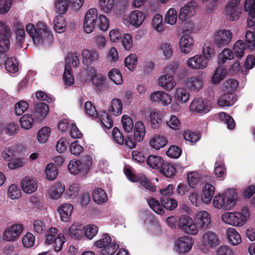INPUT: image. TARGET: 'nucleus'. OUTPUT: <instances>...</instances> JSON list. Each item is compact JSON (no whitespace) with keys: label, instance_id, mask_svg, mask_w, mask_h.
I'll list each match as a JSON object with an SVG mask.
<instances>
[{"label":"nucleus","instance_id":"f03ea898","mask_svg":"<svg viewBox=\"0 0 255 255\" xmlns=\"http://www.w3.org/2000/svg\"><path fill=\"white\" fill-rule=\"evenodd\" d=\"M238 197L237 190L231 188L222 193L216 194L213 197V206L218 210H230L237 204Z\"/></svg>","mask_w":255,"mask_h":255},{"label":"nucleus","instance_id":"c756f323","mask_svg":"<svg viewBox=\"0 0 255 255\" xmlns=\"http://www.w3.org/2000/svg\"><path fill=\"white\" fill-rule=\"evenodd\" d=\"M81 55L83 64H94L99 61V55L94 50L84 49L82 51Z\"/></svg>","mask_w":255,"mask_h":255},{"label":"nucleus","instance_id":"aec40b11","mask_svg":"<svg viewBox=\"0 0 255 255\" xmlns=\"http://www.w3.org/2000/svg\"><path fill=\"white\" fill-rule=\"evenodd\" d=\"M215 188L210 183H206L202 188L201 199L202 203L209 204L213 197Z\"/></svg>","mask_w":255,"mask_h":255},{"label":"nucleus","instance_id":"6ab92c4d","mask_svg":"<svg viewBox=\"0 0 255 255\" xmlns=\"http://www.w3.org/2000/svg\"><path fill=\"white\" fill-rule=\"evenodd\" d=\"M195 220L201 229H205L210 224L211 215L206 211H200L195 215Z\"/></svg>","mask_w":255,"mask_h":255},{"label":"nucleus","instance_id":"4d7b16f0","mask_svg":"<svg viewBox=\"0 0 255 255\" xmlns=\"http://www.w3.org/2000/svg\"><path fill=\"white\" fill-rule=\"evenodd\" d=\"M159 170L162 174L168 178L174 177L176 172L175 167L169 163L164 162Z\"/></svg>","mask_w":255,"mask_h":255},{"label":"nucleus","instance_id":"0e129e2a","mask_svg":"<svg viewBox=\"0 0 255 255\" xmlns=\"http://www.w3.org/2000/svg\"><path fill=\"white\" fill-rule=\"evenodd\" d=\"M98 232V228L95 225L89 224L84 227V237L92 240Z\"/></svg>","mask_w":255,"mask_h":255},{"label":"nucleus","instance_id":"412c9836","mask_svg":"<svg viewBox=\"0 0 255 255\" xmlns=\"http://www.w3.org/2000/svg\"><path fill=\"white\" fill-rule=\"evenodd\" d=\"M65 190V185L60 182H56L51 186L47 191L49 198L53 200L58 199Z\"/></svg>","mask_w":255,"mask_h":255},{"label":"nucleus","instance_id":"680f3d73","mask_svg":"<svg viewBox=\"0 0 255 255\" xmlns=\"http://www.w3.org/2000/svg\"><path fill=\"white\" fill-rule=\"evenodd\" d=\"M5 33H0V53H4L7 51L10 47V42L8 36Z\"/></svg>","mask_w":255,"mask_h":255},{"label":"nucleus","instance_id":"bb28decb","mask_svg":"<svg viewBox=\"0 0 255 255\" xmlns=\"http://www.w3.org/2000/svg\"><path fill=\"white\" fill-rule=\"evenodd\" d=\"M173 96L177 102L185 104L189 101L190 95L186 88L177 87L174 90Z\"/></svg>","mask_w":255,"mask_h":255},{"label":"nucleus","instance_id":"864d4df0","mask_svg":"<svg viewBox=\"0 0 255 255\" xmlns=\"http://www.w3.org/2000/svg\"><path fill=\"white\" fill-rule=\"evenodd\" d=\"M159 50L162 54L164 59H169L173 54V46L171 43L164 42L160 44Z\"/></svg>","mask_w":255,"mask_h":255},{"label":"nucleus","instance_id":"338daca9","mask_svg":"<svg viewBox=\"0 0 255 255\" xmlns=\"http://www.w3.org/2000/svg\"><path fill=\"white\" fill-rule=\"evenodd\" d=\"M84 112L86 115L92 119L98 117L99 114L97 111L94 105L90 102H86L84 105Z\"/></svg>","mask_w":255,"mask_h":255},{"label":"nucleus","instance_id":"c03bdc74","mask_svg":"<svg viewBox=\"0 0 255 255\" xmlns=\"http://www.w3.org/2000/svg\"><path fill=\"white\" fill-rule=\"evenodd\" d=\"M70 0H55V10L59 14H64L67 11Z\"/></svg>","mask_w":255,"mask_h":255},{"label":"nucleus","instance_id":"4c0bfd02","mask_svg":"<svg viewBox=\"0 0 255 255\" xmlns=\"http://www.w3.org/2000/svg\"><path fill=\"white\" fill-rule=\"evenodd\" d=\"M255 65H231L229 73L232 74H240L242 73L247 75L250 69L253 68Z\"/></svg>","mask_w":255,"mask_h":255},{"label":"nucleus","instance_id":"6e6d98bb","mask_svg":"<svg viewBox=\"0 0 255 255\" xmlns=\"http://www.w3.org/2000/svg\"><path fill=\"white\" fill-rule=\"evenodd\" d=\"M200 180V175L196 171H191L187 174L188 184L192 188L196 187L199 184Z\"/></svg>","mask_w":255,"mask_h":255},{"label":"nucleus","instance_id":"1a4fd4ad","mask_svg":"<svg viewBox=\"0 0 255 255\" xmlns=\"http://www.w3.org/2000/svg\"><path fill=\"white\" fill-rule=\"evenodd\" d=\"M200 243L203 247L209 250L218 246L220 244V239L216 233L207 231L202 235Z\"/></svg>","mask_w":255,"mask_h":255},{"label":"nucleus","instance_id":"393cba45","mask_svg":"<svg viewBox=\"0 0 255 255\" xmlns=\"http://www.w3.org/2000/svg\"><path fill=\"white\" fill-rule=\"evenodd\" d=\"M194 44L193 38L189 34L183 35L179 40V46L182 52L188 53L192 49Z\"/></svg>","mask_w":255,"mask_h":255},{"label":"nucleus","instance_id":"cd10ccee","mask_svg":"<svg viewBox=\"0 0 255 255\" xmlns=\"http://www.w3.org/2000/svg\"><path fill=\"white\" fill-rule=\"evenodd\" d=\"M164 117L163 112L156 109L152 110L149 113L151 126L153 128L157 129L160 127Z\"/></svg>","mask_w":255,"mask_h":255},{"label":"nucleus","instance_id":"37998d69","mask_svg":"<svg viewBox=\"0 0 255 255\" xmlns=\"http://www.w3.org/2000/svg\"><path fill=\"white\" fill-rule=\"evenodd\" d=\"M71 70L72 69L70 65H65V70L63 78L66 88L72 86L74 82V78Z\"/></svg>","mask_w":255,"mask_h":255},{"label":"nucleus","instance_id":"e2e57ef3","mask_svg":"<svg viewBox=\"0 0 255 255\" xmlns=\"http://www.w3.org/2000/svg\"><path fill=\"white\" fill-rule=\"evenodd\" d=\"M214 171L216 176L218 177H223L226 174V169L224 161L221 158L216 162Z\"/></svg>","mask_w":255,"mask_h":255},{"label":"nucleus","instance_id":"9d476101","mask_svg":"<svg viewBox=\"0 0 255 255\" xmlns=\"http://www.w3.org/2000/svg\"><path fill=\"white\" fill-rule=\"evenodd\" d=\"M98 20V11L96 8L89 9L86 13L83 22V29L87 33H91L94 29Z\"/></svg>","mask_w":255,"mask_h":255},{"label":"nucleus","instance_id":"13d9d810","mask_svg":"<svg viewBox=\"0 0 255 255\" xmlns=\"http://www.w3.org/2000/svg\"><path fill=\"white\" fill-rule=\"evenodd\" d=\"M34 119L30 114L24 115L19 120L21 127L25 129L31 128L34 124Z\"/></svg>","mask_w":255,"mask_h":255},{"label":"nucleus","instance_id":"a19ab883","mask_svg":"<svg viewBox=\"0 0 255 255\" xmlns=\"http://www.w3.org/2000/svg\"><path fill=\"white\" fill-rule=\"evenodd\" d=\"M167 144V140L166 138L160 135L154 136L150 140V146L156 150L163 148Z\"/></svg>","mask_w":255,"mask_h":255},{"label":"nucleus","instance_id":"052dcab7","mask_svg":"<svg viewBox=\"0 0 255 255\" xmlns=\"http://www.w3.org/2000/svg\"><path fill=\"white\" fill-rule=\"evenodd\" d=\"M109 78L117 85H121L123 82V77L119 69H113L108 73Z\"/></svg>","mask_w":255,"mask_h":255},{"label":"nucleus","instance_id":"9b49d317","mask_svg":"<svg viewBox=\"0 0 255 255\" xmlns=\"http://www.w3.org/2000/svg\"><path fill=\"white\" fill-rule=\"evenodd\" d=\"M23 230V227L20 224H16L5 228L2 239L8 242H14L18 239Z\"/></svg>","mask_w":255,"mask_h":255},{"label":"nucleus","instance_id":"09e8293b","mask_svg":"<svg viewBox=\"0 0 255 255\" xmlns=\"http://www.w3.org/2000/svg\"><path fill=\"white\" fill-rule=\"evenodd\" d=\"M94 201L98 204H102L108 200L106 192L101 188L95 189L93 193Z\"/></svg>","mask_w":255,"mask_h":255},{"label":"nucleus","instance_id":"7ed1b4c3","mask_svg":"<svg viewBox=\"0 0 255 255\" xmlns=\"http://www.w3.org/2000/svg\"><path fill=\"white\" fill-rule=\"evenodd\" d=\"M249 216L248 208L244 207L240 211L224 213L222 215V220L229 225L241 227L246 223Z\"/></svg>","mask_w":255,"mask_h":255},{"label":"nucleus","instance_id":"c85d7f7f","mask_svg":"<svg viewBox=\"0 0 255 255\" xmlns=\"http://www.w3.org/2000/svg\"><path fill=\"white\" fill-rule=\"evenodd\" d=\"M237 101V97L234 93H227L221 96L218 100V105L220 107L232 106Z\"/></svg>","mask_w":255,"mask_h":255},{"label":"nucleus","instance_id":"de8ad7c7","mask_svg":"<svg viewBox=\"0 0 255 255\" xmlns=\"http://www.w3.org/2000/svg\"><path fill=\"white\" fill-rule=\"evenodd\" d=\"M99 117L100 124L103 128L107 129L111 128L113 126V121L107 113L101 112L98 115Z\"/></svg>","mask_w":255,"mask_h":255},{"label":"nucleus","instance_id":"8fccbe9b","mask_svg":"<svg viewBox=\"0 0 255 255\" xmlns=\"http://www.w3.org/2000/svg\"><path fill=\"white\" fill-rule=\"evenodd\" d=\"M147 201L150 208L156 214L158 215L164 214L163 206L157 200L153 198H149Z\"/></svg>","mask_w":255,"mask_h":255},{"label":"nucleus","instance_id":"5fc2aeb1","mask_svg":"<svg viewBox=\"0 0 255 255\" xmlns=\"http://www.w3.org/2000/svg\"><path fill=\"white\" fill-rule=\"evenodd\" d=\"M186 84L191 91H199L203 86L202 80L196 77H191L188 79Z\"/></svg>","mask_w":255,"mask_h":255},{"label":"nucleus","instance_id":"2f4dec72","mask_svg":"<svg viewBox=\"0 0 255 255\" xmlns=\"http://www.w3.org/2000/svg\"><path fill=\"white\" fill-rule=\"evenodd\" d=\"M49 112V107L47 104L39 103L37 104L33 111L35 118L38 121H41L46 117Z\"/></svg>","mask_w":255,"mask_h":255},{"label":"nucleus","instance_id":"20e7f679","mask_svg":"<svg viewBox=\"0 0 255 255\" xmlns=\"http://www.w3.org/2000/svg\"><path fill=\"white\" fill-rule=\"evenodd\" d=\"M146 18V13L140 10H134L128 14L124 15L122 18L124 24L134 28L139 27Z\"/></svg>","mask_w":255,"mask_h":255},{"label":"nucleus","instance_id":"774afa93","mask_svg":"<svg viewBox=\"0 0 255 255\" xmlns=\"http://www.w3.org/2000/svg\"><path fill=\"white\" fill-rule=\"evenodd\" d=\"M119 248V245L113 242L108 246L102 249L100 252V255H113Z\"/></svg>","mask_w":255,"mask_h":255},{"label":"nucleus","instance_id":"f8f14e48","mask_svg":"<svg viewBox=\"0 0 255 255\" xmlns=\"http://www.w3.org/2000/svg\"><path fill=\"white\" fill-rule=\"evenodd\" d=\"M196 3L190 1L184 4L180 9L178 17L180 21L185 22L192 17L196 12Z\"/></svg>","mask_w":255,"mask_h":255},{"label":"nucleus","instance_id":"4be33fe9","mask_svg":"<svg viewBox=\"0 0 255 255\" xmlns=\"http://www.w3.org/2000/svg\"><path fill=\"white\" fill-rule=\"evenodd\" d=\"M74 210L73 205L68 203L61 204L58 208V212L62 222H68L71 220V215Z\"/></svg>","mask_w":255,"mask_h":255},{"label":"nucleus","instance_id":"72a5a7b5","mask_svg":"<svg viewBox=\"0 0 255 255\" xmlns=\"http://www.w3.org/2000/svg\"><path fill=\"white\" fill-rule=\"evenodd\" d=\"M226 16L231 20H237L239 18L241 9L237 6L227 4L225 9Z\"/></svg>","mask_w":255,"mask_h":255},{"label":"nucleus","instance_id":"69168bd1","mask_svg":"<svg viewBox=\"0 0 255 255\" xmlns=\"http://www.w3.org/2000/svg\"><path fill=\"white\" fill-rule=\"evenodd\" d=\"M239 82L234 79H230L224 83L223 90L227 93H233L238 87Z\"/></svg>","mask_w":255,"mask_h":255},{"label":"nucleus","instance_id":"49530a36","mask_svg":"<svg viewBox=\"0 0 255 255\" xmlns=\"http://www.w3.org/2000/svg\"><path fill=\"white\" fill-rule=\"evenodd\" d=\"M16 46L17 48H20L25 40V33L24 26L20 24L16 26Z\"/></svg>","mask_w":255,"mask_h":255},{"label":"nucleus","instance_id":"f257e3e1","mask_svg":"<svg viewBox=\"0 0 255 255\" xmlns=\"http://www.w3.org/2000/svg\"><path fill=\"white\" fill-rule=\"evenodd\" d=\"M25 28L35 45L48 46L52 44L53 35L45 23L39 21L36 27L32 23H28Z\"/></svg>","mask_w":255,"mask_h":255},{"label":"nucleus","instance_id":"79ce46f5","mask_svg":"<svg viewBox=\"0 0 255 255\" xmlns=\"http://www.w3.org/2000/svg\"><path fill=\"white\" fill-rule=\"evenodd\" d=\"M63 14L57 15L54 20V28L59 33L64 32L66 30V23Z\"/></svg>","mask_w":255,"mask_h":255},{"label":"nucleus","instance_id":"ea45409f","mask_svg":"<svg viewBox=\"0 0 255 255\" xmlns=\"http://www.w3.org/2000/svg\"><path fill=\"white\" fill-rule=\"evenodd\" d=\"M203 57L207 63L211 62L215 56V51L209 42L205 43L202 48Z\"/></svg>","mask_w":255,"mask_h":255},{"label":"nucleus","instance_id":"473e14b6","mask_svg":"<svg viewBox=\"0 0 255 255\" xmlns=\"http://www.w3.org/2000/svg\"><path fill=\"white\" fill-rule=\"evenodd\" d=\"M228 73V68L225 65H220L215 70L212 81L214 84H218L223 80Z\"/></svg>","mask_w":255,"mask_h":255},{"label":"nucleus","instance_id":"39448f33","mask_svg":"<svg viewBox=\"0 0 255 255\" xmlns=\"http://www.w3.org/2000/svg\"><path fill=\"white\" fill-rule=\"evenodd\" d=\"M66 240L64 235L56 228H51L47 233L45 243L47 244H54L53 248L55 252L61 251L63 244Z\"/></svg>","mask_w":255,"mask_h":255},{"label":"nucleus","instance_id":"2eb2a0df","mask_svg":"<svg viewBox=\"0 0 255 255\" xmlns=\"http://www.w3.org/2000/svg\"><path fill=\"white\" fill-rule=\"evenodd\" d=\"M91 70L87 74L91 77L93 84L99 90L107 87L106 77L101 73H97L94 69L90 67Z\"/></svg>","mask_w":255,"mask_h":255},{"label":"nucleus","instance_id":"f704fd0d","mask_svg":"<svg viewBox=\"0 0 255 255\" xmlns=\"http://www.w3.org/2000/svg\"><path fill=\"white\" fill-rule=\"evenodd\" d=\"M178 13L174 7H171L165 13L164 20L165 23L173 26L175 25L177 20Z\"/></svg>","mask_w":255,"mask_h":255},{"label":"nucleus","instance_id":"a211bd4d","mask_svg":"<svg viewBox=\"0 0 255 255\" xmlns=\"http://www.w3.org/2000/svg\"><path fill=\"white\" fill-rule=\"evenodd\" d=\"M67 235L73 240H81L84 238V226L78 223H73L70 226Z\"/></svg>","mask_w":255,"mask_h":255},{"label":"nucleus","instance_id":"bf43d9fd","mask_svg":"<svg viewBox=\"0 0 255 255\" xmlns=\"http://www.w3.org/2000/svg\"><path fill=\"white\" fill-rule=\"evenodd\" d=\"M219 119L223 122L226 125L228 128L234 129L235 126V122L233 118L224 112H221L218 114Z\"/></svg>","mask_w":255,"mask_h":255},{"label":"nucleus","instance_id":"7c9ffc66","mask_svg":"<svg viewBox=\"0 0 255 255\" xmlns=\"http://www.w3.org/2000/svg\"><path fill=\"white\" fill-rule=\"evenodd\" d=\"M226 235L228 243L233 246H238L242 243L240 234L234 228H228L226 231Z\"/></svg>","mask_w":255,"mask_h":255},{"label":"nucleus","instance_id":"e433bc0d","mask_svg":"<svg viewBox=\"0 0 255 255\" xmlns=\"http://www.w3.org/2000/svg\"><path fill=\"white\" fill-rule=\"evenodd\" d=\"M133 133L135 140L141 141L143 140L145 134V128L142 122L138 121L135 123Z\"/></svg>","mask_w":255,"mask_h":255},{"label":"nucleus","instance_id":"423d86ee","mask_svg":"<svg viewBox=\"0 0 255 255\" xmlns=\"http://www.w3.org/2000/svg\"><path fill=\"white\" fill-rule=\"evenodd\" d=\"M126 175L129 180L132 182H137L138 186L141 189L149 192H155L156 187L154 186L144 175L135 176L129 169H127Z\"/></svg>","mask_w":255,"mask_h":255},{"label":"nucleus","instance_id":"6e6552de","mask_svg":"<svg viewBox=\"0 0 255 255\" xmlns=\"http://www.w3.org/2000/svg\"><path fill=\"white\" fill-rule=\"evenodd\" d=\"M232 32L228 29H220L214 33L213 42L219 48L228 45L232 40Z\"/></svg>","mask_w":255,"mask_h":255},{"label":"nucleus","instance_id":"603ef678","mask_svg":"<svg viewBox=\"0 0 255 255\" xmlns=\"http://www.w3.org/2000/svg\"><path fill=\"white\" fill-rule=\"evenodd\" d=\"M152 27L157 32H162L164 31L163 18L161 14H156L151 20Z\"/></svg>","mask_w":255,"mask_h":255},{"label":"nucleus","instance_id":"4468645a","mask_svg":"<svg viewBox=\"0 0 255 255\" xmlns=\"http://www.w3.org/2000/svg\"><path fill=\"white\" fill-rule=\"evenodd\" d=\"M244 9L248 14V27L255 31V0H246Z\"/></svg>","mask_w":255,"mask_h":255},{"label":"nucleus","instance_id":"0eeeda50","mask_svg":"<svg viewBox=\"0 0 255 255\" xmlns=\"http://www.w3.org/2000/svg\"><path fill=\"white\" fill-rule=\"evenodd\" d=\"M212 109L211 102L201 97L194 98L191 102L189 109L191 112L198 114L204 115Z\"/></svg>","mask_w":255,"mask_h":255},{"label":"nucleus","instance_id":"c9c22d12","mask_svg":"<svg viewBox=\"0 0 255 255\" xmlns=\"http://www.w3.org/2000/svg\"><path fill=\"white\" fill-rule=\"evenodd\" d=\"M164 162L162 158L156 155H150L146 159L147 164L153 169H160Z\"/></svg>","mask_w":255,"mask_h":255},{"label":"nucleus","instance_id":"a18cd8bd","mask_svg":"<svg viewBox=\"0 0 255 255\" xmlns=\"http://www.w3.org/2000/svg\"><path fill=\"white\" fill-rule=\"evenodd\" d=\"M234 58V53L232 50L225 48L218 55L219 63L229 62Z\"/></svg>","mask_w":255,"mask_h":255},{"label":"nucleus","instance_id":"dca6fc26","mask_svg":"<svg viewBox=\"0 0 255 255\" xmlns=\"http://www.w3.org/2000/svg\"><path fill=\"white\" fill-rule=\"evenodd\" d=\"M149 99L151 102L160 103L163 106H167L171 103L172 97L170 95L164 91H156L151 93Z\"/></svg>","mask_w":255,"mask_h":255},{"label":"nucleus","instance_id":"5701e85b","mask_svg":"<svg viewBox=\"0 0 255 255\" xmlns=\"http://www.w3.org/2000/svg\"><path fill=\"white\" fill-rule=\"evenodd\" d=\"M21 187L24 192L31 194L37 190V183L34 178L26 176L21 180Z\"/></svg>","mask_w":255,"mask_h":255},{"label":"nucleus","instance_id":"58836bf2","mask_svg":"<svg viewBox=\"0 0 255 255\" xmlns=\"http://www.w3.org/2000/svg\"><path fill=\"white\" fill-rule=\"evenodd\" d=\"M123 107L122 101L119 99L114 98L111 101L109 111L115 116H118L122 113Z\"/></svg>","mask_w":255,"mask_h":255},{"label":"nucleus","instance_id":"b1692460","mask_svg":"<svg viewBox=\"0 0 255 255\" xmlns=\"http://www.w3.org/2000/svg\"><path fill=\"white\" fill-rule=\"evenodd\" d=\"M159 86L166 91H171L176 85L173 77L169 74L161 75L158 78Z\"/></svg>","mask_w":255,"mask_h":255},{"label":"nucleus","instance_id":"ddd939ff","mask_svg":"<svg viewBox=\"0 0 255 255\" xmlns=\"http://www.w3.org/2000/svg\"><path fill=\"white\" fill-rule=\"evenodd\" d=\"M192 238L188 236L181 237L175 242V250L179 254L189 252L192 249Z\"/></svg>","mask_w":255,"mask_h":255},{"label":"nucleus","instance_id":"3c124183","mask_svg":"<svg viewBox=\"0 0 255 255\" xmlns=\"http://www.w3.org/2000/svg\"><path fill=\"white\" fill-rule=\"evenodd\" d=\"M80 189V185L76 182L71 184L65 193V197L67 199H74L78 195Z\"/></svg>","mask_w":255,"mask_h":255},{"label":"nucleus","instance_id":"a878e982","mask_svg":"<svg viewBox=\"0 0 255 255\" xmlns=\"http://www.w3.org/2000/svg\"><path fill=\"white\" fill-rule=\"evenodd\" d=\"M68 169L71 174L76 175L82 171L87 172L89 166L80 160H71L69 163Z\"/></svg>","mask_w":255,"mask_h":255},{"label":"nucleus","instance_id":"f3484780","mask_svg":"<svg viewBox=\"0 0 255 255\" xmlns=\"http://www.w3.org/2000/svg\"><path fill=\"white\" fill-rule=\"evenodd\" d=\"M179 226L180 229L188 234L195 235L198 232L196 225L189 217L181 218Z\"/></svg>","mask_w":255,"mask_h":255}]
</instances>
